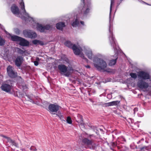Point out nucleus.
Segmentation results:
<instances>
[{"mask_svg":"<svg viewBox=\"0 0 151 151\" xmlns=\"http://www.w3.org/2000/svg\"><path fill=\"white\" fill-rule=\"evenodd\" d=\"M114 3H111L109 14V38L111 45L114 49L115 52L114 55L115 57L114 59H113L109 61V65L110 66L114 65L116 63V60L117 59V55L119 50V47L117 46L113 34V19L111 18V9L112 5Z\"/></svg>","mask_w":151,"mask_h":151,"instance_id":"f257e3e1","label":"nucleus"},{"mask_svg":"<svg viewBox=\"0 0 151 151\" xmlns=\"http://www.w3.org/2000/svg\"><path fill=\"white\" fill-rule=\"evenodd\" d=\"M103 57L101 54H98L93 57L94 66L97 70L99 71L104 69L107 66L106 62L101 58Z\"/></svg>","mask_w":151,"mask_h":151,"instance_id":"f03ea898","label":"nucleus"},{"mask_svg":"<svg viewBox=\"0 0 151 151\" xmlns=\"http://www.w3.org/2000/svg\"><path fill=\"white\" fill-rule=\"evenodd\" d=\"M81 3L78 7V12L83 16L88 13L91 8L90 0H81Z\"/></svg>","mask_w":151,"mask_h":151,"instance_id":"7ed1b4c3","label":"nucleus"},{"mask_svg":"<svg viewBox=\"0 0 151 151\" xmlns=\"http://www.w3.org/2000/svg\"><path fill=\"white\" fill-rule=\"evenodd\" d=\"M81 3L78 7V12L83 16L88 13L91 8L90 0H81Z\"/></svg>","mask_w":151,"mask_h":151,"instance_id":"20e7f679","label":"nucleus"},{"mask_svg":"<svg viewBox=\"0 0 151 151\" xmlns=\"http://www.w3.org/2000/svg\"><path fill=\"white\" fill-rule=\"evenodd\" d=\"M81 3L78 7V12L83 16L88 13L91 8L90 0H81Z\"/></svg>","mask_w":151,"mask_h":151,"instance_id":"39448f33","label":"nucleus"},{"mask_svg":"<svg viewBox=\"0 0 151 151\" xmlns=\"http://www.w3.org/2000/svg\"><path fill=\"white\" fill-rule=\"evenodd\" d=\"M81 3L78 7V12L83 16L88 13L91 8L90 0H81Z\"/></svg>","mask_w":151,"mask_h":151,"instance_id":"423d86ee","label":"nucleus"},{"mask_svg":"<svg viewBox=\"0 0 151 151\" xmlns=\"http://www.w3.org/2000/svg\"><path fill=\"white\" fill-rule=\"evenodd\" d=\"M65 45L68 47L72 48L76 55H80L83 59L85 60L86 61L88 60V59L84 57V55L81 53V47L76 46L75 45H73L71 42L69 41L66 42L65 43Z\"/></svg>","mask_w":151,"mask_h":151,"instance_id":"0eeeda50","label":"nucleus"},{"mask_svg":"<svg viewBox=\"0 0 151 151\" xmlns=\"http://www.w3.org/2000/svg\"><path fill=\"white\" fill-rule=\"evenodd\" d=\"M11 11L12 13L18 17H21L22 19L26 21H28V19L26 17L24 16L23 13H21L19 11L18 6L15 4H13L11 7Z\"/></svg>","mask_w":151,"mask_h":151,"instance_id":"6e6552de","label":"nucleus"},{"mask_svg":"<svg viewBox=\"0 0 151 151\" xmlns=\"http://www.w3.org/2000/svg\"><path fill=\"white\" fill-rule=\"evenodd\" d=\"M68 67L64 65L60 64L58 66V68L60 71L61 74H64V75L65 76L68 77L70 75V73L68 71Z\"/></svg>","mask_w":151,"mask_h":151,"instance_id":"1a4fd4ad","label":"nucleus"},{"mask_svg":"<svg viewBox=\"0 0 151 151\" xmlns=\"http://www.w3.org/2000/svg\"><path fill=\"white\" fill-rule=\"evenodd\" d=\"M23 33L26 37L31 39L35 38L37 37V34L34 31L30 30H24Z\"/></svg>","mask_w":151,"mask_h":151,"instance_id":"9d476101","label":"nucleus"},{"mask_svg":"<svg viewBox=\"0 0 151 151\" xmlns=\"http://www.w3.org/2000/svg\"><path fill=\"white\" fill-rule=\"evenodd\" d=\"M12 86L8 84L7 81L4 82L1 85V90L7 93L11 91Z\"/></svg>","mask_w":151,"mask_h":151,"instance_id":"9b49d317","label":"nucleus"},{"mask_svg":"<svg viewBox=\"0 0 151 151\" xmlns=\"http://www.w3.org/2000/svg\"><path fill=\"white\" fill-rule=\"evenodd\" d=\"M7 72L8 76L11 78H14L17 76V73L14 71L13 67L11 65L8 66Z\"/></svg>","mask_w":151,"mask_h":151,"instance_id":"f8f14e48","label":"nucleus"},{"mask_svg":"<svg viewBox=\"0 0 151 151\" xmlns=\"http://www.w3.org/2000/svg\"><path fill=\"white\" fill-rule=\"evenodd\" d=\"M59 107L60 106L57 105L50 104L48 106L49 111L52 115H55L56 114L53 113L57 112L59 110Z\"/></svg>","mask_w":151,"mask_h":151,"instance_id":"ddd939ff","label":"nucleus"},{"mask_svg":"<svg viewBox=\"0 0 151 151\" xmlns=\"http://www.w3.org/2000/svg\"><path fill=\"white\" fill-rule=\"evenodd\" d=\"M137 85L138 87L141 89H146L149 86L148 83L143 80H139L137 83Z\"/></svg>","mask_w":151,"mask_h":151,"instance_id":"4468645a","label":"nucleus"},{"mask_svg":"<svg viewBox=\"0 0 151 151\" xmlns=\"http://www.w3.org/2000/svg\"><path fill=\"white\" fill-rule=\"evenodd\" d=\"M138 78L142 80H145L150 78L149 74L146 72L143 71L139 72L138 75Z\"/></svg>","mask_w":151,"mask_h":151,"instance_id":"2eb2a0df","label":"nucleus"},{"mask_svg":"<svg viewBox=\"0 0 151 151\" xmlns=\"http://www.w3.org/2000/svg\"><path fill=\"white\" fill-rule=\"evenodd\" d=\"M82 51L83 50L81 49V53L83 54L82 52ZM83 51L89 59L91 60L93 59V55L92 50L91 49L89 48H84Z\"/></svg>","mask_w":151,"mask_h":151,"instance_id":"dca6fc26","label":"nucleus"},{"mask_svg":"<svg viewBox=\"0 0 151 151\" xmlns=\"http://www.w3.org/2000/svg\"><path fill=\"white\" fill-rule=\"evenodd\" d=\"M19 4L21 9L23 11V12H22L23 13V14L26 16V17L27 19H30L32 20L33 21V18L29 17V14L26 12L25 9V6L24 1H21L19 3Z\"/></svg>","mask_w":151,"mask_h":151,"instance_id":"f3484780","label":"nucleus"},{"mask_svg":"<svg viewBox=\"0 0 151 151\" xmlns=\"http://www.w3.org/2000/svg\"><path fill=\"white\" fill-rule=\"evenodd\" d=\"M33 21L31 19H28V21L29 20V22H31L32 24H36L37 29L40 32H45V31L44 26H42L41 24H40L38 23H36L33 18Z\"/></svg>","mask_w":151,"mask_h":151,"instance_id":"a211bd4d","label":"nucleus"},{"mask_svg":"<svg viewBox=\"0 0 151 151\" xmlns=\"http://www.w3.org/2000/svg\"><path fill=\"white\" fill-rule=\"evenodd\" d=\"M23 61V58L21 56H18L15 60V64L17 67H19Z\"/></svg>","mask_w":151,"mask_h":151,"instance_id":"6ab92c4d","label":"nucleus"},{"mask_svg":"<svg viewBox=\"0 0 151 151\" xmlns=\"http://www.w3.org/2000/svg\"><path fill=\"white\" fill-rule=\"evenodd\" d=\"M6 33L7 35L9 36V37H11V40L14 41H19L20 39H21V37L18 36L16 35H12L10 33L6 32Z\"/></svg>","mask_w":151,"mask_h":151,"instance_id":"aec40b11","label":"nucleus"},{"mask_svg":"<svg viewBox=\"0 0 151 151\" xmlns=\"http://www.w3.org/2000/svg\"><path fill=\"white\" fill-rule=\"evenodd\" d=\"M19 41V44L21 46H28L29 45V42L28 41L21 37Z\"/></svg>","mask_w":151,"mask_h":151,"instance_id":"412c9836","label":"nucleus"},{"mask_svg":"<svg viewBox=\"0 0 151 151\" xmlns=\"http://www.w3.org/2000/svg\"><path fill=\"white\" fill-rule=\"evenodd\" d=\"M80 17L77 16L75 21L72 24L73 27H79L80 26Z\"/></svg>","mask_w":151,"mask_h":151,"instance_id":"4be33fe9","label":"nucleus"},{"mask_svg":"<svg viewBox=\"0 0 151 151\" xmlns=\"http://www.w3.org/2000/svg\"><path fill=\"white\" fill-rule=\"evenodd\" d=\"M82 142L85 145H91L93 144V140H89L87 138H85L83 139Z\"/></svg>","mask_w":151,"mask_h":151,"instance_id":"5701e85b","label":"nucleus"},{"mask_svg":"<svg viewBox=\"0 0 151 151\" xmlns=\"http://www.w3.org/2000/svg\"><path fill=\"white\" fill-rule=\"evenodd\" d=\"M77 117L78 118L76 119V120L77 122L80 125H83V123L82 116L79 114H78L77 116Z\"/></svg>","mask_w":151,"mask_h":151,"instance_id":"b1692460","label":"nucleus"},{"mask_svg":"<svg viewBox=\"0 0 151 151\" xmlns=\"http://www.w3.org/2000/svg\"><path fill=\"white\" fill-rule=\"evenodd\" d=\"M65 23L63 22H60L56 24V27L58 29L62 30L63 28L65 27Z\"/></svg>","mask_w":151,"mask_h":151,"instance_id":"393cba45","label":"nucleus"},{"mask_svg":"<svg viewBox=\"0 0 151 151\" xmlns=\"http://www.w3.org/2000/svg\"><path fill=\"white\" fill-rule=\"evenodd\" d=\"M120 101H113L107 104L108 106H112L113 105H117L119 103Z\"/></svg>","mask_w":151,"mask_h":151,"instance_id":"a878e982","label":"nucleus"},{"mask_svg":"<svg viewBox=\"0 0 151 151\" xmlns=\"http://www.w3.org/2000/svg\"><path fill=\"white\" fill-rule=\"evenodd\" d=\"M3 137L6 138L7 139L8 142L11 143L13 145H14L16 147H17V144L14 141L11 139L10 138L4 136H3Z\"/></svg>","mask_w":151,"mask_h":151,"instance_id":"bb28decb","label":"nucleus"},{"mask_svg":"<svg viewBox=\"0 0 151 151\" xmlns=\"http://www.w3.org/2000/svg\"><path fill=\"white\" fill-rule=\"evenodd\" d=\"M60 60L63 61L64 63H65V62L68 63L69 62V60L65 55H63L61 56Z\"/></svg>","mask_w":151,"mask_h":151,"instance_id":"cd10ccee","label":"nucleus"},{"mask_svg":"<svg viewBox=\"0 0 151 151\" xmlns=\"http://www.w3.org/2000/svg\"><path fill=\"white\" fill-rule=\"evenodd\" d=\"M55 115L56 116H58L61 121H65V120L64 119V116L58 113V114H56Z\"/></svg>","mask_w":151,"mask_h":151,"instance_id":"c85d7f7f","label":"nucleus"},{"mask_svg":"<svg viewBox=\"0 0 151 151\" xmlns=\"http://www.w3.org/2000/svg\"><path fill=\"white\" fill-rule=\"evenodd\" d=\"M17 50L18 53L21 54H23L25 52V51H23L19 48H17Z\"/></svg>","mask_w":151,"mask_h":151,"instance_id":"c756f323","label":"nucleus"},{"mask_svg":"<svg viewBox=\"0 0 151 151\" xmlns=\"http://www.w3.org/2000/svg\"><path fill=\"white\" fill-rule=\"evenodd\" d=\"M66 121L67 123L69 124H71L72 122L71 118L70 116L67 117Z\"/></svg>","mask_w":151,"mask_h":151,"instance_id":"7c9ffc66","label":"nucleus"},{"mask_svg":"<svg viewBox=\"0 0 151 151\" xmlns=\"http://www.w3.org/2000/svg\"><path fill=\"white\" fill-rule=\"evenodd\" d=\"M5 43V41L1 37H0V46H3Z\"/></svg>","mask_w":151,"mask_h":151,"instance_id":"2f4dec72","label":"nucleus"},{"mask_svg":"<svg viewBox=\"0 0 151 151\" xmlns=\"http://www.w3.org/2000/svg\"><path fill=\"white\" fill-rule=\"evenodd\" d=\"M45 31V30H50L51 28V27L49 25H46L44 26Z\"/></svg>","mask_w":151,"mask_h":151,"instance_id":"473e14b6","label":"nucleus"},{"mask_svg":"<svg viewBox=\"0 0 151 151\" xmlns=\"http://www.w3.org/2000/svg\"><path fill=\"white\" fill-rule=\"evenodd\" d=\"M131 77L134 79H136L137 77V75L135 73H131L130 74Z\"/></svg>","mask_w":151,"mask_h":151,"instance_id":"72a5a7b5","label":"nucleus"},{"mask_svg":"<svg viewBox=\"0 0 151 151\" xmlns=\"http://www.w3.org/2000/svg\"><path fill=\"white\" fill-rule=\"evenodd\" d=\"M30 150L31 151H37L36 148L34 146H31L30 148Z\"/></svg>","mask_w":151,"mask_h":151,"instance_id":"f704fd0d","label":"nucleus"},{"mask_svg":"<svg viewBox=\"0 0 151 151\" xmlns=\"http://www.w3.org/2000/svg\"><path fill=\"white\" fill-rule=\"evenodd\" d=\"M40 42V41L35 40L32 41V43L35 45H36L37 44H38L39 42Z\"/></svg>","mask_w":151,"mask_h":151,"instance_id":"c9c22d12","label":"nucleus"},{"mask_svg":"<svg viewBox=\"0 0 151 151\" xmlns=\"http://www.w3.org/2000/svg\"><path fill=\"white\" fill-rule=\"evenodd\" d=\"M21 88H22V89L24 90L27 88V86L26 85H23L21 87H20Z\"/></svg>","mask_w":151,"mask_h":151,"instance_id":"e433bc0d","label":"nucleus"},{"mask_svg":"<svg viewBox=\"0 0 151 151\" xmlns=\"http://www.w3.org/2000/svg\"><path fill=\"white\" fill-rule=\"evenodd\" d=\"M138 115L139 117H142L143 116L144 114L142 112H140L138 114Z\"/></svg>","mask_w":151,"mask_h":151,"instance_id":"4c0bfd02","label":"nucleus"},{"mask_svg":"<svg viewBox=\"0 0 151 151\" xmlns=\"http://www.w3.org/2000/svg\"><path fill=\"white\" fill-rule=\"evenodd\" d=\"M110 144L111 145L112 147H115L116 145V143L114 142H111Z\"/></svg>","mask_w":151,"mask_h":151,"instance_id":"58836bf2","label":"nucleus"},{"mask_svg":"<svg viewBox=\"0 0 151 151\" xmlns=\"http://www.w3.org/2000/svg\"><path fill=\"white\" fill-rule=\"evenodd\" d=\"M3 76L1 75H0V83L3 81Z\"/></svg>","mask_w":151,"mask_h":151,"instance_id":"ea45409f","label":"nucleus"},{"mask_svg":"<svg viewBox=\"0 0 151 151\" xmlns=\"http://www.w3.org/2000/svg\"><path fill=\"white\" fill-rule=\"evenodd\" d=\"M14 31L15 32V33L17 34H18L19 33L20 31L18 29H14Z\"/></svg>","mask_w":151,"mask_h":151,"instance_id":"a19ab883","label":"nucleus"},{"mask_svg":"<svg viewBox=\"0 0 151 151\" xmlns=\"http://www.w3.org/2000/svg\"><path fill=\"white\" fill-rule=\"evenodd\" d=\"M34 63L35 65L37 66L38 65L39 63L37 61H34Z\"/></svg>","mask_w":151,"mask_h":151,"instance_id":"79ce46f5","label":"nucleus"},{"mask_svg":"<svg viewBox=\"0 0 151 151\" xmlns=\"http://www.w3.org/2000/svg\"><path fill=\"white\" fill-rule=\"evenodd\" d=\"M139 1L141 3H142L143 4H147V5H150L149 4H148L144 2V1H142L141 0H139Z\"/></svg>","mask_w":151,"mask_h":151,"instance_id":"37998d69","label":"nucleus"},{"mask_svg":"<svg viewBox=\"0 0 151 151\" xmlns=\"http://www.w3.org/2000/svg\"><path fill=\"white\" fill-rule=\"evenodd\" d=\"M138 110V109L137 108H135L134 109V113L135 114V113Z\"/></svg>","mask_w":151,"mask_h":151,"instance_id":"c03bdc74","label":"nucleus"},{"mask_svg":"<svg viewBox=\"0 0 151 151\" xmlns=\"http://www.w3.org/2000/svg\"><path fill=\"white\" fill-rule=\"evenodd\" d=\"M80 22L82 26H84L85 25L84 22L83 21H80Z\"/></svg>","mask_w":151,"mask_h":151,"instance_id":"a18cd8bd","label":"nucleus"},{"mask_svg":"<svg viewBox=\"0 0 151 151\" xmlns=\"http://www.w3.org/2000/svg\"><path fill=\"white\" fill-rule=\"evenodd\" d=\"M38 43L42 45H44L43 42L42 41H40V42H39V43Z\"/></svg>","mask_w":151,"mask_h":151,"instance_id":"49530a36","label":"nucleus"},{"mask_svg":"<svg viewBox=\"0 0 151 151\" xmlns=\"http://www.w3.org/2000/svg\"><path fill=\"white\" fill-rule=\"evenodd\" d=\"M85 67L87 68H90V66L89 65H86L85 66Z\"/></svg>","mask_w":151,"mask_h":151,"instance_id":"de8ad7c7","label":"nucleus"},{"mask_svg":"<svg viewBox=\"0 0 151 151\" xmlns=\"http://www.w3.org/2000/svg\"><path fill=\"white\" fill-rule=\"evenodd\" d=\"M22 151H28L26 149H25L23 148L22 149Z\"/></svg>","mask_w":151,"mask_h":151,"instance_id":"09e8293b","label":"nucleus"},{"mask_svg":"<svg viewBox=\"0 0 151 151\" xmlns=\"http://www.w3.org/2000/svg\"><path fill=\"white\" fill-rule=\"evenodd\" d=\"M111 96V95H110V94H108V95H107V97H110Z\"/></svg>","mask_w":151,"mask_h":151,"instance_id":"8fccbe9b","label":"nucleus"},{"mask_svg":"<svg viewBox=\"0 0 151 151\" xmlns=\"http://www.w3.org/2000/svg\"><path fill=\"white\" fill-rule=\"evenodd\" d=\"M110 149L112 150L113 151V149L112 148V147H110Z\"/></svg>","mask_w":151,"mask_h":151,"instance_id":"3c124183","label":"nucleus"},{"mask_svg":"<svg viewBox=\"0 0 151 151\" xmlns=\"http://www.w3.org/2000/svg\"><path fill=\"white\" fill-rule=\"evenodd\" d=\"M30 101L34 103V102H33V101L31 99V100Z\"/></svg>","mask_w":151,"mask_h":151,"instance_id":"603ef678","label":"nucleus"},{"mask_svg":"<svg viewBox=\"0 0 151 151\" xmlns=\"http://www.w3.org/2000/svg\"><path fill=\"white\" fill-rule=\"evenodd\" d=\"M37 60H39V58H37L36 59Z\"/></svg>","mask_w":151,"mask_h":151,"instance_id":"864d4df0","label":"nucleus"},{"mask_svg":"<svg viewBox=\"0 0 151 151\" xmlns=\"http://www.w3.org/2000/svg\"><path fill=\"white\" fill-rule=\"evenodd\" d=\"M21 0V1H23V0Z\"/></svg>","mask_w":151,"mask_h":151,"instance_id":"5fc2aeb1","label":"nucleus"},{"mask_svg":"<svg viewBox=\"0 0 151 151\" xmlns=\"http://www.w3.org/2000/svg\"><path fill=\"white\" fill-rule=\"evenodd\" d=\"M120 1H122L123 0H120Z\"/></svg>","mask_w":151,"mask_h":151,"instance_id":"6e6d98bb","label":"nucleus"}]
</instances>
